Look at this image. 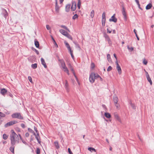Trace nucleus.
Returning a JSON list of instances; mask_svg holds the SVG:
<instances>
[{
    "mask_svg": "<svg viewBox=\"0 0 154 154\" xmlns=\"http://www.w3.org/2000/svg\"><path fill=\"white\" fill-rule=\"evenodd\" d=\"M2 14L5 17V18H6L8 16V13L6 10L5 9L3 10Z\"/></svg>",
    "mask_w": 154,
    "mask_h": 154,
    "instance_id": "nucleus-22",
    "label": "nucleus"
},
{
    "mask_svg": "<svg viewBox=\"0 0 154 154\" xmlns=\"http://www.w3.org/2000/svg\"><path fill=\"white\" fill-rule=\"evenodd\" d=\"M55 11L56 12H58L59 10V7L57 4V0H55Z\"/></svg>",
    "mask_w": 154,
    "mask_h": 154,
    "instance_id": "nucleus-16",
    "label": "nucleus"
},
{
    "mask_svg": "<svg viewBox=\"0 0 154 154\" xmlns=\"http://www.w3.org/2000/svg\"><path fill=\"white\" fill-rule=\"evenodd\" d=\"M115 14H114L112 16L111 18L109 19V21L110 22L112 21L114 23H116L117 22V19L115 17Z\"/></svg>",
    "mask_w": 154,
    "mask_h": 154,
    "instance_id": "nucleus-9",
    "label": "nucleus"
},
{
    "mask_svg": "<svg viewBox=\"0 0 154 154\" xmlns=\"http://www.w3.org/2000/svg\"><path fill=\"white\" fill-rule=\"evenodd\" d=\"M22 142L24 143V144H25V145H27V143H26V142L25 141H24L23 140H21Z\"/></svg>",
    "mask_w": 154,
    "mask_h": 154,
    "instance_id": "nucleus-62",
    "label": "nucleus"
},
{
    "mask_svg": "<svg viewBox=\"0 0 154 154\" xmlns=\"http://www.w3.org/2000/svg\"><path fill=\"white\" fill-rule=\"evenodd\" d=\"M104 37L105 38L106 40L107 38H109V36L106 34H104Z\"/></svg>",
    "mask_w": 154,
    "mask_h": 154,
    "instance_id": "nucleus-52",
    "label": "nucleus"
},
{
    "mask_svg": "<svg viewBox=\"0 0 154 154\" xmlns=\"http://www.w3.org/2000/svg\"><path fill=\"white\" fill-rule=\"evenodd\" d=\"M7 92V90L5 88H3L1 89L0 93L3 96H5Z\"/></svg>",
    "mask_w": 154,
    "mask_h": 154,
    "instance_id": "nucleus-12",
    "label": "nucleus"
},
{
    "mask_svg": "<svg viewBox=\"0 0 154 154\" xmlns=\"http://www.w3.org/2000/svg\"><path fill=\"white\" fill-rule=\"evenodd\" d=\"M91 68L92 69L94 68L95 67V65L93 63H92L91 64Z\"/></svg>",
    "mask_w": 154,
    "mask_h": 154,
    "instance_id": "nucleus-55",
    "label": "nucleus"
},
{
    "mask_svg": "<svg viewBox=\"0 0 154 154\" xmlns=\"http://www.w3.org/2000/svg\"><path fill=\"white\" fill-rule=\"evenodd\" d=\"M73 43L75 44V47L76 48H78L79 49L80 48V47L79 46V44L78 43H77V42H73Z\"/></svg>",
    "mask_w": 154,
    "mask_h": 154,
    "instance_id": "nucleus-38",
    "label": "nucleus"
},
{
    "mask_svg": "<svg viewBox=\"0 0 154 154\" xmlns=\"http://www.w3.org/2000/svg\"><path fill=\"white\" fill-rule=\"evenodd\" d=\"M11 117L13 118H17L20 120H22L23 119V116L21 115V113L20 112H16L13 113L11 115Z\"/></svg>",
    "mask_w": 154,
    "mask_h": 154,
    "instance_id": "nucleus-2",
    "label": "nucleus"
},
{
    "mask_svg": "<svg viewBox=\"0 0 154 154\" xmlns=\"http://www.w3.org/2000/svg\"><path fill=\"white\" fill-rule=\"evenodd\" d=\"M36 154H39L40 152V150L39 148H37L36 151Z\"/></svg>",
    "mask_w": 154,
    "mask_h": 154,
    "instance_id": "nucleus-42",
    "label": "nucleus"
},
{
    "mask_svg": "<svg viewBox=\"0 0 154 154\" xmlns=\"http://www.w3.org/2000/svg\"><path fill=\"white\" fill-rule=\"evenodd\" d=\"M106 40L108 42V43L109 44V46H111L112 45V41L109 38H107V39H106Z\"/></svg>",
    "mask_w": 154,
    "mask_h": 154,
    "instance_id": "nucleus-33",
    "label": "nucleus"
},
{
    "mask_svg": "<svg viewBox=\"0 0 154 154\" xmlns=\"http://www.w3.org/2000/svg\"><path fill=\"white\" fill-rule=\"evenodd\" d=\"M41 60L42 64V65H43V66H44V67L45 68H47V66L46 65V63L45 62L44 59L43 58H41Z\"/></svg>",
    "mask_w": 154,
    "mask_h": 154,
    "instance_id": "nucleus-17",
    "label": "nucleus"
},
{
    "mask_svg": "<svg viewBox=\"0 0 154 154\" xmlns=\"http://www.w3.org/2000/svg\"><path fill=\"white\" fill-rule=\"evenodd\" d=\"M115 118L119 122H121V120L120 118L119 117L118 114L117 112H115L114 114Z\"/></svg>",
    "mask_w": 154,
    "mask_h": 154,
    "instance_id": "nucleus-13",
    "label": "nucleus"
},
{
    "mask_svg": "<svg viewBox=\"0 0 154 154\" xmlns=\"http://www.w3.org/2000/svg\"><path fill=\"white\" fill-rule=\"evenodd\" d=\"M78 17V15L77 14H75L72 17V19L74 20H75Z\"/></svg>",
    "mask_w": 154,
    "mask_h": 154,
    "instance_id": "nucleus-45",
    "label": "nucleus"
},
{
    "mask_svg": "<svg viewBox=\"0 0 154 154\" xmlns=\"http://www.w3.org/2000/svg\"><path fill=\"white\" fill-rule=\"evenodd\" d=\"M11 134L10 135V140L11 146H14L16 143L19 142V138L18 135L14 132V130H11Z\"/></svg>",
    "mask_w": 154,
    "mask_h": 154,
    "instance_id": "nucleus-1",
    "label": "nucleus"
},
{
    "mask_svg": "<svg viewBox=\"0 0 154 154\" xmlns=\"http://www.w3.org/2000/svg\"><path fill=\"white\" fill-rule=\"evenodd\" d=\"M145 71L146 72V77L147 79V80L148 81V82L150 83V84L151 85L152 84V80H151V78H150L149 76V75L148 74V73L145 71V70L144 69Z\"/></svg>",
    "mask_w": 154,
    "mask_h": 154,
    "instance_id": "nucleus-11",
    "label": "nucleus"
},
{
    "mask_svg": "<svg viewBox=\"0 0 154 154\" xmlns=\"http://www.w3.org/2000/svg\"><path fill=\"white\" fill-rule=\"evenodd\" d=\"M58 61L60 62V66L62 67L63 66L65 65V63L63 59L59 60Z\"/></svg>",
    "mask_w": 154,
    "mask_h": 154,
    "instance_id": "nucleus-19",
    "label": "nucleus"
},
{
    "mask_svg": "<svg viewBox=\"0 0 154 154\" xmlns=\"http://www.w3.org/2000/svg\"><path fill=\"white\" fill-rule=\"evenodd\" d=\"M116 69L117 70L119 74H120L122 73L121 68L119 66V64H118L117 61H116Z\"/></svg>",
    "mask_w": 154,
    "mask_h": 154,
    "instance_id": "nucleus-7",
    "label": "nucleus"
},
{
    "mask_svg": "<svg viewBox=\"0 0 154 154\" xmlns=\"http://www.w3.org/2000/svg\"><path fill=\"white\" fill-rule=\"evenodd\" d=\"M68 66L70 69L71 68H72V66H71V64L70 63H69L68 64Z\"/></svg>",
    "mask_w": 154,
    "mask_h": 154,
    "instance_id": "nucleus-63",
    "label": "nucleus"
},
{
    "mask_svg": "<svg viewBox=\"0 0 154 154\" xmlns=\"http://www.w3.org/2000/svg\"><path fill=\"white\" fill-rule=\"evenodd\" d=\"M106 20V19H102V25L103 26H105Z\"/></svg>",
    "mask_w": 154,
    "mask_h": 154,
    "instance_id": "nucleus-36",
    "label": "nucleus"
},
{
    "mask_svg": "<svg viewBox=\"0 0 154 154\" xmlns=\"http://www.w3.org/2000/svg\"><path fill=\"white\" fill-rule=\"evenodd\" d=\"M28 130L30 132L33 133L34 135H35V133L34 131L30 128H28Z\"/></svg>",
    "mask_w": 154,
    "mask_h": 154,
    "instance_id": "nucleus-34",
    "label": "nucleus"
},
{
    "mask_svg": "<svg viewBox=\"0 0 154 154\" xmlns=\"http://www.w3.org/2000/svg\"><path fill=\"white\" fill-rule=\"evenodd\" d=\"M55 55H56V56L58 60H60V59L59 57L58 56V55L57 54H57H55Z\"/></svg>",
    "mask_w": 154,
    "mask_h": 154,
    "instance_id": "nucleus-57",
    "label": "nucleus"
},
{
    "mask_svg": "<svg viewBox=\"0 0 154 154\" xmlns=\"http://www.w3.org/2000/svg\"><path fill=\"white\" fill-rule=\"evenodd\" d=\"M127 48L129 50H130L131 51H133L134 50L133 47L130 48L129 47V46H127Z\"/></svg>",
    "mask_w": 154,
    "mask_h": 154,
    "instance_id": "nucleus-47",
    "label": "nucleus"
},
{
    "mask_svg": "<svg viewBox=\"0 0 154 154\" xmlns=\"http://www.w3.org/2000/svg\"><path fill=\"white\" fill-rule=\"evenodd\" d=\"M71 68V69H70L71 71H72V72L73 74H74V75L75 76V77L76 78V76L75 75V72H74V69H73V68Z\"/></svg>",
    "mask_w": 154,
    "mask_h": 154,
    "instance_id": "nucleus-46",
    "label": "nucleus"
},
{
    "mask_svg": "<svg viewBox=\"0 0 154 154\" xmlns=\"http://www.w3.org/2000/svg\"><path fill=\"white\" fill-rule=\"evenodd\" d=\"M62 27L64 29H65L66 30L68 31L69 32H70L69 30L68 29V28L65 26H62Z\"/></svg>",
    "mask_w": 154,
    "mask_h": 154,
    "instance_id": "nucleus-51",
    "label": "nucleus"
},
{
    "mask_svg": "<svg viewBox=\"0 0 154 154\" xmlns=\"http://www.w3.org/2000/svg\"><path fill=\"white\" fill-rule=\"evenodd\" d=\"M69 84L67 80H65V88L67 92H69Z\"/></svg>",
    "mask_w": 154,
    "mask_h": 154,
    "instance_id": "nucleus-18",
    "label": "nucleus"
},
{
    "mask_svg": "<svg viewBox=\"0 0 154 154\" xmlns=\"http://www.w3.org/2000/svg\"><path fill=\"white\" fill-rule=\"evenodd\" d=\"M104 37L105 38L106 40L107 38H109V36L106 34H104Z\"/></svg>",
    "mask_w": 154,
    "mask_h": 154,
    "instance_id": "nucleus-53",
    "label": "nucleus"
},
{
    "mask_svg": "<svg viewBox=\"0 0 154 154\" xmlns=\"http://www.w3.org/2000/svg\"><path fill=\"white\" fill-rule=\"evenodd\" d=\"M64 43L66 45V46L67 47V48H68L69 50H71V48H70V46L69 45V44L67 42H64Z\"/></svg>",
    "mask_w": 154,
    "mask_h": 154,
    "instance_id": "nucleus-26",
    "label": "nucleus"
},
{
    "mask_svg": "<svg viewBox=\"0 0 154 154\" xmlns=\"http://www.w3.org/2000/svg\"><path fill=\"white\" fill-rule=\"evenodd\" d=\"M88 150L90 151L91 152H92V151H94L95 152H96V149L92 147H89L88 148Z\"/></svg>",
    "mask_w": 154,
    "mask_h": 154,
    "instance_id": "nucleus-30",
    "label": "nucleus"
},
{
    "mask_svg": "<svg viewBox=\"0 0 154 154\" xmlns=\"http://www.w3.org/2000/svg\"><path fill=\"white\" fill-rule=\"evenodd\" d=\"M35 45L37 48H38L39 47V42L38 41H37L36 39H35Z\"/></svg>",
    "mask_w": 154,
    "mask_h": 154,
    "instance_id": "nucleus-24",
    "label": "nucleus"
},
{
    "mask_svg": "<svg viewBox=\"0 0 154 154\" xmlns=\"http://www.w3.org/2000/svg\"><path fill=\"white\" fill-rule=\"evenodd\" d=\"M34 129L35 131L36 134L38 133H39L38 131L37 128H36V127L34 126Z\"/></svg>",
    "mask_w": 154,
    "mask_h": 154,
    "instance_id": "nucleus-54",
    "label": "nucleus"
},
{
    "mask_svg": "<svg viewBox=\"0 0 154 154\" xmlns=\"http://www.w3.org/2000/svg\"><path fill=\"white\" fill-rule=\"evenodd\" d=\"M112 69V67L111 66H109L107 68V71H111Z\"/></svg>",
    "mask_w": 154,
    "mask_h": 154,
    "instance_id": "nucleus-48",
    "label": "nucleus"
},
{
    "mask_svg": "<svg viewBox=\"0 0 154 154\" xmlns=\"http://www.w3.org/2000/svg\"><path fill=\"white\" fill-rule=\"evenodd\" d=\"M106 19V14L105 12L103 13L102 15V19Z\"/></svg>",
    "mask_w": 154,
    "mask_h": 154,
    "instance_id": "nucleus-44",
    "label": "nucleus"
},
{
    "mask_svg": "<svg viewBox=\"0 0 154 154\" xmlns=\"http://www.w3.org/2000/svg\"><path fill=\"white\" fill-rule=\"evenodd\" d=\"M130 104L133 109H136V107L134 105V104H133L131 101H130Z\"/></svg>",
    "mask_w": 154,
    "mask_h": 154,
    "instance_id": "nucleus-39",
    "label": "nucleus"
},
{
    "mask_svg": "<svg viewBox=\"0 0 154 154\" xmlns=\"http://www.w3.org/2000/svg\"><path fill=\"white\" fill-rule=\"evenodd\" d=\"M104 115L107 118H109L111 116L110 114L108 112H105L104 114Z\"/></svg>",
    "mask_w": 154,
    "mask_h": 154,
    "instance_id": "nucleus-25",
    "label": "nucleus"
},
{
    "mask_svg": "<svg viewBox=\"0 0 154 154\" xmlns=\"http://www.w3.org/2000/svg\"><path fill=\"white\" fill-rule=\"evenodd\" d=\"M107 60L109 62H111L112 61L110 56L109 54H108L107 55Z\"/></svg>",
    "mask_w": 154,
    "mask_h": 154,
    "instance_id": "nucleus-29",
    "label": "nucleus"
},
{
    "mask_svg": "<svg viewBox=\"0 0 154 154\" xmlns=\"http://www.w3.org/2000/svg\"><path fill=\"white\" fill-rule=\"evenodd\" d=\"M152 4L150 3L148 4L146 7V10H149L152 7Z\"/></svg>",
    "mask_w": 154,
    "mask_h": 154,
    "instance_id": "nucleus-23",
    "label": "nucleus"
},
{
    "mask_svg": "<svg viewBox=\"0 0 154 154\" xmlns=\"http://www.w3.org/2000/svg\"><path fill=\"white\" fill-rule=\"evenodd\" d=\"M147 61L145 60L144 59L143 61V63L144 65H146L147 63Z\"/></svg>",
    "mask_w": 154,
    "mask_h": 154,
    "instance_id": "nucleus-50",
    "label": "nucleus"
},
{
    "mask_svg": "<svg viewBox=\"0 0 154 154\" xmlns=\"http://www.w3.org/2000/svg\"><path fill=\"white\" fill-rule=\"evenodd\" d=\"M3 138L4 139L6 140L8 138V136L5 134H4L3 135Z\"/></svg>",
    "mask_w": 154,
    "mask_h": 154,
    "instance_id": "nucleus-37",
    "label": "nucleus"
},
{
    "mask_svg": "<svg viewBox=\"0 0 154 154\" xmlns=\"http://www.w3.org/2000/svg\"><path fill=\"white\" fill-rule=\"evenodd\" d=\"M113 100L114 103L117 109H119V104L118 103V98L116 96L113 97Z\"/></svg>",
    "mask_w": 154,
    "mask_h": 154,
    "instance_id": "nucleus-3",
    "label": "nucleus"
},
{
    "mask_svg": "<svg viewBox=\"0 0 154 154\" xmlns=\"http://www.w3.org/2000/svg\"><path fill=\"white\" fill-rule=\"evenodd\" d=\"M34 51H35V52H36V53L37 54H39V52H38V51L36 49H34Z\"/></svg>",
    "mask_w": 154,
    "mask_h": 154,
    "instance_id": "nucleus-60",
    "label": "nucleus"
},
{
    "mask_svg": "<svg viewBox=\"0 0 154 154\" xmlns=\"http://www.w3.org/2000/svg\"><path fill=\"white\" fill-rule=\"evenodd\" d=\"M94 76L95 78V79H96L98 78H100V76L97 73H94Z\"/></svg>",
    "mask_w": 154,
    "mask_h": 154,
    "instance_id": "nucleus-43",
    "label": "nucleus"
},
{
    "mask_svg": "<svg viewBox=\"0 0 154 154\" xmlns=\"http://www.w3.org/2000/svg\"><path fill=\"white\" fill-rule=\"evenodd\" d=\"M31 67L33 69H35L37 67V65L36 63L32 64L31 65Z\"/></svg>",
    "mask_w": 154,
    "mask_h": 154,
    "instance_id": "nucleus-31",
    "label": "nucleus"
},
{
    "mask_svg": "<svg viewBox=\"0 0 154 154\" xmlns=\"http://www.w3.org/2000/svg\"><path fill=\"white\" fill-rule=\"evenodd\" d=\"M59 31L62 34L65 36L66 35V34L68 33L67 32L63 29H60Z\"/></svg>",
    "mask_w": 154,
    "mask_h": 154,
    "instance_id": "nucleus-21",
    "label": "nucleus"
},
{
    "mask_svg": "<svg viewBox=\"0 0 154 154\" xmlns=\"http://www.w3.org/2000/svg\"><path fill=\"white\" fill-rule=\"evenodd\" d=\"M76 8V3L75 2L72 1V5L71 8L72 11H74Z\"/></svg>",
    "mask_w": 154,
    "mask_h": 154,
    "instance_id": "nucleus-10",
    "label": "nucleus"
},
{
    "mask_svg": "<svg viewBox=\"0 0 154 154\" xmlns=\"http://www.w3.org/2000/svg\"><path fill=\"white\" fill-rule=\"evenodd\" d=\"M71 7V5L70 4H67L65 7L66 11L67 12H68L70 10V8Z\"/></svg>",
    "mask_w": 154,
    "mask_h": 154,
    "instance_id": "nucleus-20",
    "label": "nucleus"
},
{
    "mask_svg": "<svg viewBox=\"0 0 154 154\" xmlns=\"http://www.w3.org/2000/svg\"><path fill=\"white\" fill-rule=\"evenodd\" d=\"M134 33H135V35H136V36L137 38V39L138 40H139V37H138V36L137 34V32H136V30L135 29H134Z\"/></svg>",
    "mask_w": 154,
    "mask_h": 154,
    "instance_id": "nucleus-40",
    "label": "nucleus"
},
{
    "mask_svg": "<svg viewBox=\"0 0 154 154\" xmlns=\"http://www.w3.org/2000/svg\"><path fill=\"white\" fill-rule=\"evenodd\" d=\"M68 38L71 39V40H72V36L69 34L68 33L66 34V35H65Z\"/></svg>",
    "mask_w": 154,
    "mask_h": 154,
    "instance_id": "nucleus-35",
    "label": "nucleus"
},
{
    "mask_svg": "<svg viewBox=\"0 0 154 154\" xmlns=\"http://www.w3.org/2000/svg\"><path fill=\"white\" fill-rule=\"evenodd\" d=\"M14 146H12L9 148L10 150L13 153H14Z\"/></svg>",
    "mask_w": 154,
    "mask_h": 154,
    "instance_id": "nucleus-28",
    "label": "nucleus"
},
{
    "mask_svg": "<svg viewBox=\"0 0 154 154\" xmlns=\"http://www.w3.org/2000/svg\"><path fill=\"white\" fill-rule=\"evenodd\" d=\"M68 151L69 153L70 154H73L72 152H71V151L69 148L68 149Z\"/></svg>",
    "mask_w": 154,
    "mask_h": 154,
    "instance_id": "nucleus-56",
    "label": "nucleus"
},
{
    "mask_svg": "<svg viewBox=\"0 0 154 154\" xmlns=\"http://www.w3.org/2000/svg\"><path fill=\"white\" fill-rule=\"evenodd\" d=\"M20 125H21V126L23 128H24L25 127V125L24 124H23V123L21 124Z\"/></svg>",
    "mask_w": 154,
    "mask_h": 154,
    "instance_id": "nucleus-59",
    "label": "nucleus"
},
{
    "mask_svg": "<svg viewBox=\"0 0 154 154\" xmlns=\"http://www.w3.org/2000/svg\"><path fill=\"white\" fill-rule=\"evenodd\" d=\"M46 28L48 30H50V26H49V25H47L46 26Z\"/></svg>",
    "mask_w": 154,
    "mask_h": 154,
    "instance_id": "nucleus-58",
    "label": "nucleus"
},
{
    "mask_svg": "<svg viewBox=\"0 0 154 154\" xmlns=\"http://www.w3.org/2000/svg\"><path fill=\"white\" fill-rule=\"evenodd\" d=\"M94 15V10H92L91 12L90 16L92 18H93Z\"/></svg>",
    "mask_w": 154,
    "mask_h": 154,
    "instance_id": "nucleus-32",
    "label": "nucleus"
},
{
    "mask_svg": "<svg viewBox=\"0 0 154 154\" xmlns=\"http://www.w3.org/2000/svg\"><path fill=\"white\" fill-rule=\"evenodd\" d=\"M81 4V2L80 1V0H78L77 6H78V7L79 9L80 8Z\"/></svg>",
    "mask_w": 154,
    "mask_h": 154,
    "instance_id": "nucleus-41",
    "label": "nucleus"
},
{
    "mask_svg": "<svg viewBox=\"0 0 154 154\" xmlns=\"http://www.w3.org/2000/svg\"><path fill=\"white\" fill-rule=\"evenodd\" d=\"M28 79L30 82L32 83V78L31 77H30V76H29L28 77Z\"/></svg>",
    "mask_w": 154,
    "mask_h": 154,
    "instance_id": "nucleus-49",
    "label": "nucleus"
},
{
    "mask_svg": "<svg viewBox=\"0 0 154 154\" xmlns=\"http://www.w3.org/2000/svg\"><path fill=\"white\" fill-rule=\"evenodd\" d=\"M35 136V138L37 140L38 142L40 143H41L40 141V136L39 135V133H37V134H35V135H34Z\"/></svg>",
    "mask_w": 154,
    "mask_h": 154,
    "instance_id": "nucleus-15",
    "label": "nucleus"
},
{
    "mask_svg": "<svg viewBox=\"0 0 154 154\" xmlns=\"http://www.w3.org/2000/svg\"><path fill=\"white\" fill-rule=\"evenodd\" d=\"M121 6L122 8V13L123 15L124 16V19L125 20H127V16L126 14V13L125 11V9L124 7V5L123 4L121 5Z\"/></svg>",
    "mask_w": 154,
    "mask_h": 154,
    "instance_id": "nucleus-6",
    "label": "nucleus"
},
{
    "mask_svg": "<svg viewBox=\"0 0 154 154\" xmlns=\"http://www.w3.org/2000/svg\"><path fill=\"white\" fill-rule=\"evenodd\" d=\"M94 73H92L90 75V77L89 78V80L90 82L91 83H93L95 81V78L94 76Z\"/></svg>",
    "mask_w": 154,
    "mask_h": 154,
    "instance_id": "nucleus-5",
    "label": "nucleus"
},
{
    "mask_svg": "<svg viewBox=\"0 0 154 154\" xmlns=\"http://www.w3.org/2000/svg\"><path fill=\"white\" fill-rule=\"evenodd\" d=\"M25 135L26 137H28L29 136V134L28 132H26V133Z\"/></svg>",
    "mask_w": 154,
    "mask_h": 154,
    "instance_id": "nucleus-61",
    "label": "nucleus"
},
{
    "mask_svg": "<svg viewBox=\"0 0 154 154\" xmlns=\"http://www.w3.org/2000/svg\"><path fill=\"white\" fill-rule=\"evenodd\" d=\"M63 69V70L65 72H66V73L68 74V75H69V70L66 67V65L61 67Z\"/></svg>",
    "mask_w": 154,
    "mask_h": 154,
    "instance_id": "nucleus-14",
    "label": "nucleus"
},
{
    "mask_svg": "<svg viewBox=\"0 0 154 154\" xmlns=\"http://www.w3.org/2000/svg\"><path fill=\"white\" fill-rule=\"evenodd\" d=\"M5 115L2 112H0V125L2 124V122L4 121L3 118L5 116Z\"/></svg>",
    "mask_w": 154,
    "mask_h": 154,
    "instance_id": "nucleus-8",
    "label": "nucleus"
},
{
    "mask_svg": "<svg viewBox=\"0 0 154 154\" xmlns=\"http://www.w3.org/2000/svg\"><path fill=\"white\" fill-rule=\"evenodd\" d=\"M17 123L16 121H10L5 125L4 126L5 128H7L8 126L12 125L14 124Z\"/></svg>",
    "mask_w": 154,
    "mask_h": 154,
    "instance_id": "nucleus-4",
    "label": "nucleus"
},
{
    "mask_svg": "<svg viewBox=\"0 0 154 154\" xmlns=\"http://www.w3.org/2000/svg\"><path fill=\"white\" fill-rule=\"evenodd\" d=\"M54 145L57 149H58L60 148V146L59 145L58 142L57 141H56L54 142Z\"/></svg>",
    "mask_w": 154,
    "mask_h": 154,
    "instance_id": "nucleus-27",
    "label": "nucleus"
},
{
    "mask_svg": "<svg viewBox=\"0 0 154 154\" xmlns=\"http://www.w3.org/2000/svg\"><path fill=\"white\" fill-rule=\"evenodd\" d=\"M107 32L109 33H111L112 32L111 31L109 30L108 29H107Z\"/></svg>",
    "mask_w": 154,
    "mask_h": 154,
    "instance_id": "nucleus-64",
    "label": "nucleus"
}]
</instances>
